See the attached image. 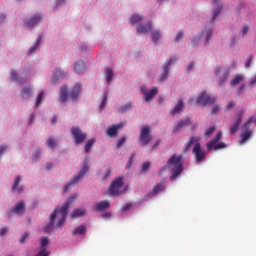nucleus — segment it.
Returning a JSON list of instances; mask_svg holds the SVG:
<instances>
[{
	"mask_svg": "<svg viewBox=\"0 0 256 256\" xmlns=\"http://www.w3.org/2000/svg\"><path fill=\"white\" fill-rule=\"evenodd\" d=\"M75 199H77V194L70 196L69 199L66 200L60 208H56L54 210V212L50 215V222L44 227L45 233H51V231H53L55 219H58L56 227H63L65 225V221H67V215L69 213V208Z\"/></svg>",
	"mask_w": 256,
	"mask_h": 256,
	"instance_id": "obj_1",
	"label": "nucleus"
},
{
	"mask_svg": "<svg viewBox=\"0 0 256 256\" xmlns=\"http://www.w3.org/2000/svg\"><path fill=\"white\" fill-rule=\"evenodd\" d=\"M201 137L199 136H190L188 141L186 142L183 151L187 153L192 148V153L197 161V163H201L205 157H207V151L201 148Z\"/></svg>",
	"mask_w": 256,
	"mask_h": 256,
	"instance_id": "obj_2",
	"label": "nucleus"
},
{
	"mask_svg": "<svg viewBox=\"0 0 256 256\" xmlns=\"http://www.w3.org/2000/svg\"><path fill=\"white\" fill-rule=\"evenodd\" d=\"M168 167L172 171V175L170 176V181H175L181 173H183V156L177 154H173L167 162Z\"/></svg>",
	"mask_w": 256,
	"mask_h": 256,
	"instance_id": "obj_3",
	"label": "nucleus"
},
{
	"mask_svg": "<svg viewBox=\"0 0 256 256\" xmlns=\"http://www.w3.org/2000/svg\"><path fill=\"white\" fill-rule=\"evenodd\" d=\"M126 191L127 189L123 186V178H116L108 188V193L109 195H112V197L123 195Z\"/></svg>",
	"mask_w": 256,
	"mask_h": 256,
	"instance_id": "obj_4",
	"label": "nucleus"
},
{
	"mask_svg": "<svg viewBox=\"0 0 256 256\" xmlns=\"http://www.w3.org/2000/svg\"><path fill=\"white\" fill-rule=\"evenodd\" d=\"M253 117H250L243 125L244 133L241 134L240 145H244L247 143L249 139H251V135H253V131L251 130V124L253 123Z\"/></svg>",
	"mask_w": 256,
	"mask_h": 256,
	"instance_id": "obj_5",
	"label": "nucleus"
},
{
	"mask_svg": "<svg viewBox=\"0 0 256 256\" xmlns=\"http://www.w3.org/2000/svg\"><path fill=\"white\" fill-rule=\"evenodd\" d=\"M87 171H89V165L84 164L83 167L81 168L79 174L76 177H74L70 183H68L66 186H64L63 193H67L73 185H77V183H79V181H81V179H83V176L85 175V173H87Z\"/></svg>",
	"mask_w": 256,
	"mask_h": 256,
	"instance_id": "obj_6",
	"label": "nucleus"
},
{
	"mask_svg": "<svg viewBox=\"0 0 256 256\" xmlns=\"http://www.w3.org/2000/svg\"><path fill=\"white\" fill-rule=\"evenodd\" d=\"M139 141L141 145H149V143L153 141V136H151V128H149V126H142Z\"/></svg>",
	"mask_w": 256,
	"mask_h": 256,
	"instance_id": "obj_7",
	"label": "nucleus"
},
{
	"mask_svg": "<svg viewBox=\"0 0 256 256\" xmlns=\"http://www.w3.org/2000/svg\"><path fill=\"white\" fill-rule=\"evenodd\" d=\"M221 135L222 132H218L215 136L214 139H212L210 142H208L206 144L207 147V151H211V149H214L215 151L219 150V149H225V147H227V145L225 144V142H220L218 144H216L217 142L220 141L221 139Z\"/></svg>",
	"mask_w": 256,
	"mask_h": 256,
	"instance_id": "obj_8",
	"label": "nucleus"
},
{
	"mask_svg": "<svg viewBox=\"0 0 256 256\" xmlns=\"http://www.w3.org/2000/svg\"><path fill=\"white\" fill-rule=\"evenodd\" d=\"M71 133L76 145H81L87 139V134L77 126L71 128Z\"/></svg>",
	"mask_w": 256,
	"mask_h": 256,
	"instance_id": "obj_9",
	"label": "nucleus"
},
{
	"mask_svg": "<svg viewBox=\"0 0 256 256\" xmlns=\"http://www.w3.org/2000/svg\"><path fill=\"white\" fill-rule=\"evenodd\" d=\"M217 101V98L214 96H209L207 92H202L197 98H196V103L199 105H203L206 107V105H213Z\"/></svg>",
	"mask_w": 256,
	"mask_h": 256,
	"instance_id": "obj_10",
	"label": "nucleus"
},
{
	"mask_svg": "<svg viewBox=\"0 0 256 256\" xmlns=\"http://www.w3.org/2000/svg\"><path fill=\"white\" fill-rule=\"evenodd\" d=\"M141 93H143L145 101L149 103V101H153V99H155V96L157 95V93H159V90L157 89V87H153L150 91H147V88L143 86L141 88Z\"/></svg>",
	"mask_w": 256,
	"mask_h": 256,
	"instance_id": "obj_11",
	"label": "nucleus"
},
{
	"mask_svg": "<svg viewBox=\"0 0 256 256\" xmlns=\"http://www.w3.org/2000/svg\"><path fill=\"white\" fill-rule=\"evenodd\" d=\"M125 127V122H120L118 124H113L108 127L107 129V135L108 137H117L119 133V129H123Z\"/></svg>",
	"mask_w": 256,
	"mask_h": 256,
	"instance_id": "obj_12",
	"label": "nucleus"
},
{
	"mask_svg": "<svg viewBox=\"0 0 256 256\" xmlns=\"http://www.w3.org/2000/svg\"><path fill=\"white\" fill-rule=\"evenodd\" d=\"M243 115H245V110H241L238 113L236 122L230 126V133L232 135H235V133H237V131H239V125H241V121H243Z\"/></svg>",
	"mask_w": 256,
	"mask_h": 256,
	"instance_id": "obj_13",
	"label": "nucleus"
},
{
	"mask_svg": "<svg viewBox=\"0 0 256 256\" xmlns=\"http://www.w3.org/2000/svg\"><path fill=\"white\" fill-rule=\"evenodd\" d=\"M25 211V203L23 202H19L14 208H12L9 212H8V217L11 218L13 217V214H17V215H23Z\"/></svg>",
	"mask_w": 256,
	"mask_h": 256,
	"instance_id": "obj_14",
	"label": "nucleus"
},
{
	"mask_svg": "<svg viewBox=\"0 0 256 256\" xmlns=\"http://www.w3.org/2000/svg\"><path fill=\"white\" fill-rule=\"evenodd\" d=\"M175 61H177V58H170L167 64L164 65V73L160 76L159 83H163V81L167 79V76L169 75V67H171Z\"/></svg>",
	"mask_w": 256,
	"mask_h": 256,
	"instance_id": "obj_15",
	"label": "nucleus"
},
{
	"mask_svg": "<svg viewBox=\"0 0 256 256\" xmlns=\"http://www.w3.org/2000/svg\"><path fill=\"white\" fill-rule=\"evenodd\" d=\"M39 21H41V15L37 14L32 16L31 18H28L25 20V25L26 27H29L30 29L35 27V25H37V23H39Z\"/></svg>",
	"mask_w": 256,
	"mask_h": 256,
	"instance_id": "obj_16",
	"label": "nucleus"
},
{
	"mask_svg": "<svg viewBox=\"0 0 256 256\" xmlns=\"http://www.w3.org/2000/svg\"><path fill=\"white\" fill-rule=\"evenodd\" d=\"M66 76H67V73H65V71L61 69H57L51 78V83H57L59 79H63Z\"/></svg>",
	"mask_w": 256,
	"mask_h": 256,
	"instance_id": "obj_17",
	"label": "nucleus"
},
{
	"mask_svg": "<svg viewBox=\"0 0 256 256\" xmlns=\"http://www.w3.org/2000/svg\"><path fill=\"white\" fill-rule=\"evenodd\" d=\"M161 191H165V180H161L154 186L151 195L155 196L157 195V193H161Z\"/></svg>",
	"mask_w": 256,
	"mask_h": 256,
	"instance_id": "obj_18",
	"label": "nucleus"
},
{
	"mask_svg": "<svg viewBox=\"0 0 256 256\" xmlns=\"http://www.w3.org/2000/svg\"><path fill=\"white\" fill-rule=\"evenodd\" d=\"M152 27H153V24L151 23V21H149L146 25L140 24L137 27V33H149Z\"/></svg>",
	"mask_w": 256,
	"mask_h": 256,
	"instance_id": "obj_19",
	"label": "nucleus"
},
{
	"mask_svg": "<svg viewBox=\"0 0 256 256\" xmlns=\"http://www.w3.org/2000/svg\"><path fill=\"white\" fill-rule=\"evenodd\" d=\"M20 183H21V177L16 176L14 179V185L12 190L19 194L23 193V186H20Z\"/></svg>",
	"mask_w": 256,
	"mask_h": 256,
	"instance_id": "obj_20",
	"label": "nucleus"
},
{
	"mask_svg": "<svg viewBox=\"0 0 256 256\" xmlns=\"http://www.w3.org/2000/svg\"><path fill=\"white\" fill-rule=\"evenodd\" d=\"M191 125V119L186 118L184 120H180L178 122V124L176 125V127L174 128V133H177V131H179V129H183V127H187Z\"/></svg>",
	"mask_w": 256,
	"mask_h": 256,
	"instance_id": "obj_21",
	"label": "nucleus"
},
{
	"mask_svg": "<svg viewBox=\"0 0 256 256\" xmlns=\"http://www.w3.org/2000/svg\"><path fill=\"white\" fill-rule=\"evenodd\" d=\"M75 71H76L79 75L85 73V71H87V68H86V66H85V62H83V61H77V62L75 63Z\"/></svg>",
	"mask_w": 256,
	"mask_h": 256,
	"instance_id": "obj_22",
	"label": "nucleus"
},
{
	"mask_svg": "<svg viewBox=\"0 0 256 256\" xmlns=\"http://www.w3.org/2000/svg\"><path fill=\"white\" fill-rule=\"evenodd\" d=\"M183 107H185V103L183 102V99H179L177 105L170 112L171 115H177V113H181V111H183Z\"/></svg>",
	"mask_w": 256,
	"mask_h": 256,
	"instance_id": "obj_23",
	"label": "nucleus"
},
{
	"mask_svg": "<svg viewBox=\"0 0 256 256\" xmlns=\"http://www.w3.org/2000/svg\"><path fill=\"white\" fill-rule=\"evenodd\" d=\"M109 205L107 200L100 201L95 205V211H105V209H109Z\"/></svg>",
	"mask_w": 256,
	"mask_h": 256,
	"instance_id": "obj_24",
	"label": "nucleus"
},
{
	"mask_svg": "<svg viewBox=\"0 0 256 256\" xmlns=\"http://www.w3.org/2000/svg\"><path fill=\"white\" fill-rule=\"evenodd\" d=\"M79 95H81V84L77 83L74 85L70 96L72 99H76L77 97H79Z\"/></svg>",
	"mask_w": 256,
	"mask_h": 256,
	"instance_id": "obj_25",
	"label": "nucleus"
},
{
	"mask_svg": "<svg viewBox=\"0 0 256 256\" xmlns=\"http://www.w3.org/2000/svg\"><path fill=\"white\" fill-rule=\"evenodd\" d=\"M73 235H82V237H85L87 234V226L85 225H80L77 228L74 229L72 232Z\"/></svg>",
	"mask_w": 256,
	"mask_h": 256,
	"instance_id": "obj_26",
	"label": "nucleus"
},
{
	"mask_svg": "<svg viewBox=\"0 0 256 256\" xmlns=\"http://www.w3.org/2000/svg\"><path fill=\"white\" fill-rule=\"evenodd\" d=\"M87 211L85 209H75L72 213H70L71 219H77V217H83Z\"/></svg>",
	"mask_w": 256,
	"mask_h": 256,
	"instance_id": "obj_27",
	"label": "nucleus"
},
{
	"mask_svg": "<svg viewBox=\"0 0 256 256\" xmlns=\"http://www.w3.org/2000/svg\"><path fill=\"white\" fill-rule=\"evenodd\" d=\"M67 97H68L67 86H63L60 90V102L61 103H66L67 102Z\"/></svg>",
	"mask_w": 256,
	"mask_h": 256,
	"instance_id": "obj_28",
	"label": "nucleus"
},
{
	"mask_svg": "<svg viewBox=\"0 0 256 256\" xmlns=\"http://www.w3.org/2000/svg\"><path fill=\"white\" fill-rule=\"evenodd\" d=\"M33 94V89L29 86H25L22 90V97L23 99H29Z\"/></svg>",
	"mask_w": 256,
	"mask_h": 256,
	"instance_id": "obj_29",
	"label": "nucleus"
},
{
	"mask_svg": "<svg viewBox=\"0 0 256 256\" xmlns=\"http://www.w3.org/2000/svg\"><path fill=\"white\" fill-rule=\"evenodd\" d=\"M95 138L88 140L84 146L85 153H91V148L95 145Z\"/></svg>",
	"mask_w": 256,
	"mask_h": 256,
	"instance_id": "obj_30",
	"label": "nucleus"
},
{
	"mask_svg": "<svg viewBox=\"0 0 256 256\" xmlns=\"http://www.w3.org/2000/svg\"><path fill=\"white\" fill-rule=\"evenodd\" d=\"M243 79H244L243 75L237 74V75L234 77V79H232V80L230 81L231 87H235V85H239V83H241V81H243Z\"/></svg>",
	"mask_w": 256,
	"mask_h": 256,
	"instance_id": "obj_31",
	"label": "nucleus"
},
{
	"mask_svg": "<svg viewBox=\"0 0 256 256\" xmlns=\"http://www.w3.org/2000/svg\"><path fill=\"white\" fill-rule=\"evenodd\" d=\"M140 21H143V16H139L137 14H134L130 18V25H135L137 23H140Z\"/></svg>",
	"mask_w": 256,
	"mask_h": 256,
	"instance_id": "obj_32",
	"label": "nucleus"
},
{
	"mask_svg": "<svg viewBox=\"0 0 256 256\" xmlns=\"http://www.w3.org/2000/svg\"><path fill=\"white\" fill-rule=\"evenodd\" d=\"M151 38H152L153 43H155V44L159 43V39H161V32L153 31L151 33Z\"/></svg>",
	"mask_w": 256,
	"mask_h": 256,
	"instance_id": "obj_33",
	"label": "nucleus"
},
{
	"mask_svg": "<svg viewBox=\"0 0 256 256\" xmlns=\"http://www.w3.org/2000/svg\"><path fill=\"white\" fill-rule=\"evenodd\" d=\"M39 45H41V36H38L35 44L30 48L29 55L35 53V51H37V47H39Z\"/></svg>",
	"mask_w": 256,
	"mask_h": 256,
	"instance_id": "obj_34",
	"label": "nucleus"
},
{
	"mask_svg": "<svg viewBox=\"0 0 256 256\" xmlns=\"http://www.w3.org/2000/svg\"><path fill=\"white\" fill-rule=\"evenodd\" d=\"M46 143L47 146L50 147V149H54L55 147H57V140H55V138L53 137L48 138Z\"/></svg>",
	"mask_w": 256,
	"mask_h": 256,
	"instance_id": "obj_35",
	"label": "nucleus"
},
{
	"mask_svg": "<svg viewBox=\"0 0 256 256\" xmlns=\"http://www.w3.org/2000/svg\"><path fill=\"white\" fill-rule=\"evenodd\" d=\"M105 73H106L107 83H111V79H113V69H111V67H108L106 68Z\"/></svg>",
	"mask_w": 256,
	"mask_h": 256,
	"instance_id": "obj_36",
	"label": "nucleus"
},
{
	"mask_svg": "<svg viewBox=\"0 0 256 256\" xmlns=\"http://www.w3.org/2000/svg\"><path fill=\"white\" fill-rule=\"evenodd\" d=\"M222 9H223V5H219L218 8L214 10L213 16H212V23L213 21H215V19H217V17H219V13H221Z\"/></svg>",
	"mask_w": 256,
	"mask_h": 256,
	"instance_id": "obj_37",
	"label": "nucleus"
},
{
	"mask_svg": "<svg viewBox=\"0 0 256 256\" xmlns=\"http://www.w3.org/2000/svg\"><path fill=\"white\" fill-rule=\"evenodd\" d=\"M43 95H45V92L41 91L37 98H36V107H39L41 105V101H43Z\"/></svg>",
	"mask_w": 256,
	"mask_h": 256,
	"instance_id": "obj_38",
	"label": "nucleus"
},
{
	"mask_svg": "<svg viewBox=\"0 0 256 256\" xmlns=\"http://www.w3.org/2000/svg\"><path fill=\"white\" fill-rule=\"evenodd\" d=\"M131 109V102L126 103L124 106L120 108V113H125Z\"/></svg>",
	"mask_w": 256,
	"mask_h": 256,
	"instance_id": "obj_39",
	"label": "nucleus"
},
{
	"mask_svg": "<svg viewBox=\"0 0 256 256\" xmlns=\"http://www.w3.org/2000/svg\"><path fill=\"white\" fill-rule=\"evenodd\" d=\"M215 132V126H211L210 128L206 129L205 135L206 137H211L213 133Z\"/></svg>",
	"mask_w": 256,
	"mask_h": 256,
	"instance_id": "obj_40",
	"label": "nucleus"
},
{
	"mask_svg": "<svg viewBox=\"0 0 256 256\" xmlns=\"http://www.w3.org/2000/svg\"><path fill=\"white\" fill-rule=\"evenodd\" d=\"M49 245V239L47 237H42L41 239V247L42 249H45Z\"/></svg>",
	"mask_w": 256,
	"mask_h": 256,
	"instance_id": "obj_41",
	"label": "nucleus"
},
{
	"mask_svg": "<svg viewBox=\"0 0 256 256\" xmlns=\"http://www.w3.org/2000/svg\"><path fill=\"white\" fill-rule=\"evenodd\" d=\"M127 141V138L125 137H122L118 140V143H117V149L123 147V145H125V142Z\"/></svg>",
	"mask_w": 256,
	"mask_h": 256,
	"instance_id": "obj_42",
	"label": "nucleus"
},
{
	"mask_svg": "<svg viewBox=\"0 0 256 256\" xmlns=\"http://www.w3.org/2000/svg\"><path fill=\"white\" fill-rule=\"evenodd\" d=\"M106 105H107V94H104L102 103L100 104V109H105Z\"/></svg>",
	"mask_w": 256,
	"mask_h": 256,
	"instance_id": "obj_43",
	"label": "nucleus"
},
{
	"mask_svg": "<svg viewBox=\"0 0 256 256\" xmlns=\"http://www.w3.org/2000/svg\"><path fill=\"white\" fill-rule=\"evenodd\" d=\"M29 241V233H24L20 238V243H27Z\"/></svg>",
	"mask_w": 256,
	"mask_h": 256,
	"instance_id": "obj_44",
	"label": "nucleus"
},
{
	"mask_svg": "<svg viewBox=\"0 0 256 256\" xmlns=\"http://www.w3.org/2000/svg\"><path fill=\"white\" fill-rule=\"evenodd\" d=\"M227 79H229V73L224 74L223 77L220 78L218 85H223V83H225V81H227Z\"/></svg>",
	"mask_w": 256,
	"mask_h": 256,
	"instance_id": "obj_45",
	"label": "nucleus"
},
{
	"mask_svg": "<svg viewBox=\"0 0 256 256\" xmlns=\"http://www.w3.org/2000/svg\"><path fill=\"white\" fill-rule=\"evenodd\" d=\"M251 63H253V56L250 55L245 62L246 69H249V67H251Z\"/></svg>",
	"mask_w": 256,
	"mask_h": 256,
	"instance_id": "obj_46",
	"label": "nucleus"
},
{
	"mask_svg": "<svg viewBox=\"0 0 256 256\" xmlns=\"http://www.w3.org/2000/svg\"><path fill=\"white\" fill-rule=\"evenodd\" d=\"M11 79H12V81H19V74H17V72H15V71H12Z\"/></svg>",
	"mask_w": 256,
	"mask_h": 256,
	"instance_id": "obj_47",
	"label": "nucleus"
},
{
	"mask_svg": "<svg viewBox=\"0 0 256 256\" xmlns=\"http://www.w3.org/2000/svg\"><path fill=\"white\" fill-rule=\"evenodd\" d=\"M149 167H151V163L144 162L143 165H142V171L143 172L147 171V169H149Z\"/></svg>",
	"mask_w": 256,
	"mask_h": 256,
	"instance_id": "obj_48",
	"label": "nucleus"
},
{
	"mask_svg": "<svg viewBox=\"0 0 256 256\" xmlns=\"http://www.w3.org/2000/svg\"><path fill=\"white\" fill-rule=\"evenodd\" d=\"M183 37H185L183 32H178L176 35V42L179 43V41H181V39H183Z\"/></svg>",
	"mask_w": 256,
	"mask_h": 256,
	"instance_id": "obj_49",
	"label": "nucleus"
},
{
	"mask_svg": "<svg viewBox=\"0 0 256 256\" xmlns=\"http://www.w3.org/2000/svg\"><path fill=\"white\" fill-rule=\"evenodd\" d=\"M131 207H133V204H131V203H127L126 205H124L122 208L123 213H125V211H129V209H131Z\"/></svg>",
	"mask_w": 256,
	"mask_h": 256,
	"instance_id": "obj_50",
	"label": "nucleus"
},
{
	"mask_svg": "<svg viewBox=\"0 0 256 256\" xmlns=\"http://www.w3.org/2000/svg\"><path fill=\"white\" fill-rule=\"evenodd\" d=\"M109 177H111V169L108 168L103 176L104 181H106V179H109Z\"/></svg>",
	"mask_w": 256,
	"mask_h": 256,
	"instance_id": "obj_51",
	"label": "nucleus"
},
{
	"mask_svg": "<svg viewBox=\"0 0 256 256\" xmlns=\"http://www.w3.org/2000/svg\"><path fill=\"white\" fill-rule=\"evenodd\" d=\"M248 31H249V25L246 24L243 26L242 35H247Z\"/></svg>",
	"mask_w": 256,
	"mask_h": 256,
	"instance_id": "obj_52",
	"label": "nucleus"
},
{
	"mask_svg": "<svg viewBox=\"0 0 256 256\" xmlns=\"http://www.w3.org/2000/svg\"><path fill=\"white\" fill-rule=\"evenodd\" d=\"M250 87H255L256 85V75H254L249 83Z\"/></svg>",
	"mask_w": 256,
	"mask_h": 256,
	"instance_id": "obj_53",
	"label": "nucleus"
},
{
	"mask_svg": "<svg viewBox=\"0 0 256 256\" xmlns=\"http://www.w3.org/2000/svg\"><path fill=\"white\" fill-rule=\"evenodd\" d=\"M234 107H235V102H230L226 106V109H227V111H231V109H233Z\"/></svg>",
	"mask_w": 256,
	"mask_h": 256,
	"instance_id": "obj_54",
	"label": "nucleus"
},
{
	"mask_svg": "<svg viewBox=\"0 0 256 256\" xmlns=\"http://www.w3.org/2000/svg\"><path fill=\"white\" fill-rule=\"evenodd\" d=\"M211 35H213V30H209L207 32L206 43H209V39H211Z\"/></svg>",
	"mask_w": 256,
	"mask_h": 256,
	"instance_id": "obj_55",
	"label": "nucleus"
},
{
	"mask_svg": "<svg viewBox=\"0 0 256 256\" xmlns=\"http://www.w3.org/2000/svg\"><path fill=\"white\" fill-rule=\"evenodd\" d=\"M6 151H7V146L6 145L0 146V155H3V153H5Z\"/></svg>",
	"mask_w": 256,
	"mask_h": 256,
	"instance_id": "obj_56",
	"label": "nucleus"
},
{
	"mask_svg": "<svg viewBox=\"0 0 256 256\" xmlns=\"http://www.w3.org/2000/svg\"><path fill=\"white\" fill-rule=\"evenodd\" d=\"M133 159H135V153H133L130 158H129V161H128V167H131V164L133 163Z\"/></svg>",
	"mask_w": 256,
	"mask_h": 256,
	"instance_id": "obj_57",
	"label": "nucleus"
},
{
	"mask_svg": "<svg viewBox=\"0 0 256 256\" xmlns=\"http://www.w3.org/2000/svg\"><path fill=\"white\" fill-rule=\"evenodd\" d=\"M39 157H41V152L39 150H37L34 154V161H37V159H39Z\"/></svg>",
	"mask_w": 256,
	"mask_h": 256,
	"instance_id": "obj_58",
	"label": "nucleus"
},
{
	"mask_svg": "<svg viewBox=\"0 0 256 256\" xmlns=\"http://www.w3.org/2000/svg\"><path fill=\"white\" fill-rule=\"evenodd\" d=\"M217 113H219V106L216 105L212 108V114L215 115Z\"/></svg>",
	"mask_w": 256,
	"mask_h": 256,
	"instance_id": "obj_59",
	"label": "nucleus"
},
{
	"mask_svg": "<svg viewBox=\"0 0 256 256\" xmlns=\"http://www.w3.org/2000/svg\"><path fill=\"white\" fill-rule=\"evenodd\" d=\"M243 91H245V85L242 84V85L238 88L237 93H238L239 95H241V93H243Z\"/></svg>",
	"mask_w": 256,
	"mask_h": 256,
	"instance_id": "obj_60",
	"label": "nucleus"
},
{
	"mask_svg": "<svg viewBox=\"0 0 256 256\" xmlns=\"http://www.w3.org/2000/svg\"><path fill=\"white\" fill-rule=\"evenodd\" d=\"M5 19H7V15L1 14L0 15V24L3 23V21H5Z\"/></svg>",
	"mask_w": 256,
	"mask_h": 256,
	"instance_id": "obj_61",
	"label": "nucleus"
},
{
	"mask_svg": "<svg viewBox=\"0 0 256 256\" xmlns=\"http://www.w3.org/2000/svg\"><path fill=\"white\" fill-rule=\"evenodd\" d=\"M7 233V228H2L0 230V236L3 237V235H5Z\"/></svg>",
	"mask_w": 256,
	"mask_h": 256,
	"instance_id": "obj_62",
	"label": "nucleus"
},
{
	"mask_svg": "<svg viewBox=\"0 0 256 256\" xmlns=\"http://www.w3.org/2000/svg\"><path fill=\"white\" fill-rule=\"evenodd\" d=\"M33 121H35V115H34V114H31V115H30V119H29L30 125H31V123H33Z\"/></svg>",
	"mask_w": 256,
	"mask_h": 256,
	"instance_id": "obj_63",
	"label": "nucleus"
},
{
	"mask_svg": "<svg viewBox=\"0 0 256 256\" xmlns=\"http://www.w3.org/2000/svg\"><path fill=\"white\" fill-rule=\"evenodd\" d=\"M215 73H216V75H219V73H221V67H216V69H215Z\"/></svg>",
	"mask_w": 256,
	"mask_h": 256,
	"instance_id": "obj_64",
	"label": "nucleus"
}]
</instances>
